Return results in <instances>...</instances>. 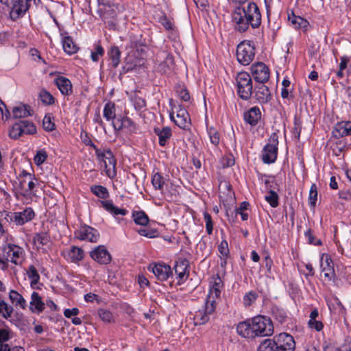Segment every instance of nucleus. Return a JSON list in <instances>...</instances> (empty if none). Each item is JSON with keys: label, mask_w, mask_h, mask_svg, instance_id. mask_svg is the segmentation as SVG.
I'll return each instance as SVG.
<instances>
[{"label": "nucleus", "mask_w": 351, "mask_h": 351, "mask_svg": "<svg viewBox=\"0 0 351 351\" xmlns=\"http://www.w3.org/2000/svg\"><path fill=\"white\" fill-rule=\"evenodd\" d=\"M237 331L240 336L245 338L271 336L274 333V326L270 318L258 315L240 322L237 325Z\"/></svg>", "instance_id": "1"}, {"label": "nucleus", "mask_w": 351, "mask_h": 351, "mask_svg": "<svg viewBox=\"0 0 351 351\" xmlns=\"http://www.w3.org/2000/svg\"><path fill=\"white\" fill-rule=\"evenodd\" d=\"M234 29L239 32H245L249 25L252 28L259 27L261 23V14L257 5L250 2L247 5L237 7L232 14Z\"/></svg>", "instance_id": "2"}, {"label": "nucleus", "mask_w": 351, "mask_h": 351, "mask_svg": "<svg viewBox=\"0 0 351 351\" xmlns=\"http://www.w3.org/2000/svg\"><path fill=\"white\" fill-rule=\"evenodd\" d=\"M237 93L243 100H248L253 93V84L251 76L246 72H240L235 79Z\"/></svg>", "instance_id": "3"}, {"label": "nucleus", "mask_w": 351, "mask_h": 351, "mask_svg": "<svg viewBox=\"0 0 351 351\" xmlns=\"http://www.w3.org/2000/svg\"><path fill=\"white\" fill-rule=\"evenodd\" d=\"M93 147L96 151V155L98 159L104 163V169L107 176L110 178H114L116 176V159L110 149L100 150Z\"/></svg>", "instance_id": "4"}, {"label": "nucleus", "mask_w": 351, "mask_h": 351, "mask_svg": "<svg viewBox=\"0 0 351 351\" xmlns=\"http://www.w3.org/2000/svg\"><path fill=\"white\" fill-rule=\"evenodd\" d=\"M255 49L249 41H243L237 49V60L243 65H249L254 60Z\"/></svg>", "instance_id": "5"}, {"label": "nucleus", "mask_w": 351, "mask_h": 351, "mask_svg": "<svg viewBox=\"0 0 351 351\" xmlns=\"http://www.w3.org/2000/svg\"><path fill=\"white\" fill-rule=\"evenodd\" d=\"M278 141L277 136L274 133L269 138V143L263 149L262 159L265 163L270 164L275 162L277 158Z\"/></svg>", "instance_id": "6"}, {"label": "nucleus", "mask_w": 351, "mask_h": 351, "mask_svg": "<svg viewBox=\"0 0 351 351\" xmlns=\"http://www.w3.org/2000/svg\"><path fill=\"white\" fill-rule=\"evenodd\" d=\"M4 252L7 263L9 261L14 265L22 263L24 256V250L22 247L14 244H8L4 248Z\"/></svg>", "instance_id": "7"}, {"label": "nucleus", "mask_w": 351, "mask_h": 351, "mask_svg": "<svg viewBox=\"0 0 351 351\" xmlns=\"http://www.w3.org/2000/svg\"><path fill=\"white\" fill-rule=\"evenodd\" d=\"M280 351H293L295 343L293 337L287 333H280L273 339Z\"/></svg>", "instance_id": "8"}, {"label": "nucleus", "mask_w": 351, "mask_h": 351, "mask_svg": "<svg viewBox=\"0 0 351 351\" xmlns=\"http://www.w3.org/2000/svg\"><path fill=\"white\" fill-rule=\"evenodd\" d=\"M254 79L259 83H265L269 79V70L263 62L254 64L251 67Z\"/></svg>", "instance_id": "9"}, {"label": "nucleus", "mask_w": 351, "mask_h": 351, "mask_svg": "<svg viewBox=\"0 0 351 351\" xmlns=\"http://www.w3.org/2000/svg\"><path fill=\"white\" fill-rule=\"evenodd\" d=\"M1 3L11 7L10 15L13 20H16L22 16L27 11V6L23 5V0H7L2 1Z\"/></svg>", "instance_id": "10"}, {"label": "nucleus", "mask_w": 351, "mask_h": 351, "mask_svg": "<svg viewBox=\"0 0 351 351\" xmlns=\"http://www.w3.org/2000/svg\"><path fill=\"white\" fill-rule=\"evenodd\" d=\"M75 234L77 239L92 243L97 242L99 237L97 230L88 226L81 227Z\"/></svg>", "instance_id": "11"}, {"label": "nucleus", "mask_w": 351, "mask_h": 351, "mask_svg": "<svg viewBox=\"0 0 351 351\" xmlns=\"http://www.w3.org/2000/svg\"><path fill=\"white\" fill-rule=\"evenodd\" d=\"M149 269L153 272L158 280L161 281L167 280L173 274L170 266L165 264L150 265Z\"/></svg>", "instance_id": "12"}, {"label": "nucleus", "mask_w": 351, "mask_h": 351, "mask_svg": "<svg viewBox=\"0 0 351 351\" xmlns=\"http://www.w3.org/2000/svg\"><path fill=\"white\" fill-rule=\"evenodd\" d=\"M90 255L94 261L99 264L107 265L110 263L112 259L111 255L103 245L96 247L90 253Z\"/></svg>", "instance_id": "13"}, {"label": "nucleus", "mask_w": 351, "mask_h": 351, "mask_svg": "<svg viewBox=\"0 0 351 351\" xmlns=\"http://www.w3.org/2000/svg\"><path fill=\"white\" fill-rule=\"evenodd\" d=\"M171 119L180 128L186 129L190 125L189 114L187 111L184 108H180L177 111L176 117H174L173 113L170 114Z\"/></svg>", "instance_id": "14"}, {"label": "nucleus", "mask_w": 351, "mask_h": 351, "mask_svg": "<svg viewBox=\"0 0 351 351\" xmlns=\"http://www.w3.org/2000/svg\"><path fill=\"white\" fill-rule=\"evenodd\" d=\"M332 135L337 138L351 135V121L337 123L332 130Z\"/></svg>", "instance_id": "15"}, {"label": "nucleus", "mask_w": 351, "mask_h": 351, "mask_svg": "<svg viewBox=\"0 0 351 351\" xmlns=\"http://www.w3.org/2000/svg\"><path fill=\"white\" fill-rule=\"evenodd\" d=\"M54 83L62 95H70L72 94V84L68 78L58 76L55 78Z\"/></svg>", "instance_id": "16"}, {"label": "nucleus", "mask_w": 351, "mask_h": 351, "mask_svg": "<svg viewBox=\"0 0 351 351\" xmlns=\"http://www.w3.org/2000/svg\"><path fill=\"white\" fill-rule=\"evenodd\" d=\"M255 97L258 102L261 104L267 103L271 98L270 91L264 83H260L255 86Z\"/></svg>", "instance_id": "17"}, {"label": "nucleus", "mask_w": 351, "mask_h": 351, "mask_svg": "<svg viewBox=\"0 0 351 351\" xmlns=\"http://www.w3.org/2000/svg\"><path fill=\"white\" fill-rule=\"evenodd\" d=\"M14 223L17 226H21L32 220L35 213L32 208H27L22 212L14 213Z\"/></svg>", "instance_id": "18"}, {"label": "nucleus", "mask_w": 351, "mask_h": 351, "mask_svg": "<svg viewBox=\"0 0 351 351\" xmlns=\"http://www.w3.org/2000/svg\"><path fill=\"white\" fill-rule=\"evenodd\" d=\"M324 258L325 263L324 264L322 263L321 265L322 267V272L324 273V276L330 280L335 277V275L333 263L328 255H323L322 261H324Z\"/></svg>", "instance_id": "19"}, {"label": "nucleus", "mask_w": 351, "mask_h": 351, "mask_svg": "<svg viewBox=\"0 0 351 351\" xmlns=\"http://www.w3.org/2000/svg\"><path fill=\"white\" fill-rule=\"evenodd\" d=\"M261 113L258 107H253L244 114V119L251 125H255L261 119Z\"/></svg>", "instance_id": "20"}, {"label": "nucleus", "mask_w": 351, "mask_h": 351, "mask_svg": "<svg viewBox=\"0 0 351 351\" xmlns=\"http://www.w3.org/2000/svg\"><path fill=\"white\" fill-rule=\"evenodd\" d=\"M154 131L155 134L158 136L159 144L160 146H165L172 135L171 130L169 127H165L162 129L159 128H155Z\"/></svg>", "instance_id": "21"}, {"label": "nucleus", "mask_w": 351, "mask_h": 351, "mask_svg": "<svg viewBox=\"0 0 351 351\" xmlns=\"http://www.w3.org/2000/svg\"><path fill=\"white\" fill-rule=\"evenodd\" d=\"M45 308V303L43 302L41 297L37 292L32 293L30 309L32 312L40 313Z\"/></svg>", "instance_id": "22"}, {"label": "nucleus", "mask_w": 351, "mask_h": 351, "mask_svg": "<svg viewBox=\"0 0 351 351\" xmlns=\"http://www.w3.org/2000/svg\"><path fill=\"white\" fill-rule=\"evenodd\" d=\"M101 204L102 206L110 213L116 215H125L128 213V210L124 208H120L115 206L112 202L110 200L101 201Z\"/></svg>", "instance_id": "23"}, {"label": "nucleus", "mask_w": 351, "mask_h": 351, "mask_svg": "<svg viewBox=\"0 0 351 351\" xmlns=\"http://www.w3.org/2000/svg\"><path fill=\"white\" fill-rule=\"evenodd\" d=\"M189 262L186 259H182L176 262L174 265L175 273L178 275L179 280H182L187 276Z\"/></svg>", "instance_id": "24"}, {"label": "nucleus", "mask_w": 351, "mask_h": 351, "mask_svg": "<svg viewBox=\"0 0 351 351\" xmlns=\"http://www.w3.org/2000/svg\"><path fill=\"white\" fill-rule=\"evenodd\" d=\"M29 106L20 105L12 109V116L14 119L24 118L32 115Z\"/></svg>", "instance_id": "25"}, {"label": "nucleus", "mask_w": 351, "mask_h": 351, "mask_svg": "<svg viewBox=\"0 0 351 351\" xmlns=\"http://www.w3.org/2000/svg\"><path fill=\"white\" fill-rule=\"evenodd\" d=\"M64 51L68 54H73L77 52V47L70 36H65L62 39Z\"/></svg>", "instance_id": "26"}, {"label": "nucleus", "mask_w": 351, "mask_h": 351, "mask_svg": "<svg viewBox=\"0 0 351 351\" xmlns=\"http://www.w3.org/2000/svg\"><path fill=\"white\" fill-rule=\"evenodd\" d=\"M288 19L296 29L305 27L308 24L306 20L299 16L295 15L293 12H291V14H288Z\"/></svg>", "instance_id": "27"}, {"label": "nucleus", "mask_w": 351, "mask_h": 351, "mask_svg": "<svg viewBox=\"0 0 351 351\" xmlns=\"http://www.w3.org/2000/svg\"><path fill=\"white\" fill-rule=\"evenodd\" d=\"M173 58L172 56L167 55L165 60L159 64V70L164 73H168L173 69Z\"/></svg>", "instance_id": "28"}, {"label": "nucleus", "mask_w": 351, "mask_h": 351, "mask_svg": "<svg viewBox=\"0 0 351 351\" xmlns=\"http://www.w3.org/2000/svg\"><path fill=\"white\" fill-rule=\"evenodd\" d=\"M132 217L134 218V222L136 224L141 226H146L149 222V217L143 211H134L132 213Z\"/></svg>", "instance_id": "29"}, {"label": "nucleus", "mask_w": 351, "mask_h": 351, "mask_svg": "<svg viewBox=\"0 0 351 351\" xmlns=\"http://www.w3.org/2000/svg\"><path fill=\"white\" fill-rule=\"evenodd\" d=\"M23 134L24 130L23 129L22 124H21V121L15 123L9 131V136L13 139H17Z\"/></svg>", "instance_id": "30"}, {"label": "nucleus", "mask_w": 351, "mask_h": 351, "mask_svg": "<svg viewBox=\"0 0 351 351\" xmlns=\"http://www.w3.org/2000/svg\"><path fill=\"white\" fill-rule=\"evenodd\" d=\"M14 308L4 300L0 301V315L6 319L11 318Z\"/></svg>", "instance_id": "31"}, {"label": "nucleus", "mask_w": 351, "mask_h": 351, "mask_svg": "<svg viewBox=\"0 0 351 351\" xmlns=\"http://www.w3.org/2000/svg\"><path fill=\"white\" fill-rule=\"evenodd\" d=\"M104 117L106 120L110 121L114 119L116 117L115 114V105L112 102H108L104 109Z\"/></svg>", "instance_id": "32"}, {"label": "nucleus", "mask_w": 351, "mask_h": 351, "mask_svg": "<svg viewBox=\"0 0 351 351\" xmlns=\"http://www.w3.org/2000/svg\"><path fill=\"white\" fill-rule=\"evenodd\" d=\"M258 351H280L276 343L273 339H267L264 340L258 348Z\"/></svg>", "instance_id": "33"}, {"label": "nucleus", "mask_w": 351, "mask_h": 351, "mask_svg": "<svg viewBox=\"0 0 351 351\" xmlns=\"http://www.w3.org/2000/svg\"><path fill=\"white\" fill-rule=\"evenodd\" d=\"M9 298L12 303H15L16 305H19L23 308H25V300L17 291L14 290L10 291Z\"/></svg>", "instance_id": "34"}, {"label": "nucleus", "mask_w": 351, "mask_h": 351, "mask_svg": "<svg viewBox=\"0 0 351 351\" xmlns=\"http://www.w3.org/2000/svg\"><path fill=\"white\" fill-rule=\"evenodd\" d=\"M27 274L28 278L32 280L31 287L34 289L40 279V276L36 267L34 265H30L27 271Z\"/></svg>", "instance_id": "35"}, {"label": "nucleus", "mask_w": 351, "mask_h": 351, "mask_svg": "<svg viewBox=\"0 0 351 351\" xmlns=\"http://www.w3.org/2000/svg\"><path fill=\"white\" fill-rule=\"evenodd\" d=\"M218 297L208 294L207 299L205 303L206 314H212L216 308V300L219 299Z\"/></svg>", "instance_id": "36"}, {"label": "nucleus", "mask_w": 351, "mask_h": 351, "mask_svg": "<svg viewBox=\"0 0 351 351\" xmlns=\"http://www.w3.org/2000/svg\"><path fill=\"white\" fill-rule=\"evenodd\" d=\"M91 191L96 196L101 199H106L109 196L108 189L101 185H95L91 187Z\"/></svg>", "instance_id": "37"}, {"label": "nucleus", "mask_w": 351, "mask_h": 351, "mask_svg": "<svg viewBox=\"0 0 351 351\" xmlns=\"http://www.w3.org/2000/svg\"><path fill=\"white\" fill-rule=\"evenodd\" d=\"M113 67L116 68L120 62L121 51L117 47H112L109 53Z\"/></svg>", "instance_id": "38"}, {"label": "nucleus", "mask_w": 351, "mask_h": 351, "mask_svg": "<svg viewBox=\"0 0 351 351\" xmlns=\"http://www.w3.org/2000/svg\"><path fill=\"white\" fill-rule=\"evenodd\" d=\"M69 256L72 261H80L84 257V252L81 248L73 246L69 252Z\"/></svg>", "instance_id": "39"}, {"label": "nucleus", "mask_w": 351, "mask_h": 351, "mask_svg": "<svg viewBox=\"0 0 351 351\" xmlns=\"http://www.w3.org/2000/svg\"><path fill=\"white\" fill-rule=\"evenodd\" d=\"M41 101L45 105H51L54 103V97L46 90H42L39 93Z\"/></svg>", "instance_id": "40"}, {"label": "nucleus", "mask_w": 351, "mask_h": 351, "mask_svg": "<svg viewBox=\"0 0 351 351\" xmlns=\"http://www.w3.org/2000/svg\"><path fill=\"white\" fill-rule=\"evenodd\" d=\"M21 124H22L23 129L24 130V134H34L36 132V128L32 122L22 120L21 121Z\"/></svg>", "instance_id": "41"}, {"label": "nucleus", "mask_w": 351, "mask_h": 351, "mask_svg": "<svg viewBox=\"0 0 351 351\" xmlns=\"http://www.w3.org/2000/svg\"><path fill=\"white\" fill-rule=\"evenodd\" d=\"M34 241L41 245H47L49 242V236L46 232L38 233L34 236Z\"/></svg>", "instance_id": "42"}, {"label": "nucleus", "mask_w": 351, "mask_h": 351, "mask_svg": "<svg viewBox=\"0 0 351 351\" xmlns=\"http://www.w3.org/2000/svg\"><path fill=\"white\" fill-rule=\"evenodd\" d=\"M265 200L273 208H276L278 206V195L272 190H270L268 195L265 196Z\"/></svg>", "instance_id": "43"}, {"label": "nucleus", "mask_w": 351, "mask_h": 351, "mask_svg": "<svg viewBox=\"0 0 351 351\" xmlns=\"http://www.w3.org/2000/svg\"><path fill=\"white\" fill-rule=\"evenodd\" d=\"M152 182L156 189L162 190L165 184V179L160 173H156L153 176Z\"/></svg>", "instance_id": "44"}, {"label": "nucleus", "mask_w": 351, "mask_h": 351, "mask_svg": "<svg viewBox=\"0 0 351 351\" xmlns=\"http://www.w3.org/2000/svg\"><path fill=\"white\" fill-rule=\"evenodd\" d=\"M248 206H249V203H247L246 202H243L242 203H241L239 207L235 209L236 215H240L241 217V219L243 221L247 220L248 214L245 213L244 211L247 209Z\"/></svg>", "instance_id": "45"}, {"label": "nucleus", "mask_w": 351, "mask_h": 351, "mask_svg": "<svg viewBox=\"0 0 351 351\" xmlns=\"http://www.w3.org/2000/svg\"><path fill=\"white\" fill-rule=\"evenodd\" d=\"M208 315L206 314V310L204 309V312H202L201 311L196 313L194 319H195V325H201L204 324V323L207 322L208 320Z\"/></svg>", "instance_id": "46"}, {"label": "nucleus", "mask_w": 351, "mask_h": 351, "mask_svg": "<svg viewBox=\"0 0 351 351\" xmlns=\"http://www.w3.org/2000/svg\"><path fill=\"white\" fill-rule=\"evenodd\" d=\"M98 315L102 321L107 323H110L113 319L112 313L110 311L106 309H99Z\"/></svg>", "instance_id": "47"}, {"label": "nucleus", "mask_w": 351, "mask_h": 351, "mask_svg": "<svg viewBox=\"0 0 351 351\" xmlns=\"http://www.w3.org/2000/svg\"><path fill=\"white\" fill-rule=\"evenodd\" d=\"M47 158V154L45 149H40L36 152L34 158V161L36 165H42Z\"/></svg>", "instance_id": "48"}, {"label": "nucleus", "mask_w": 351, "mask_h": 351, "mask_svg": "<svg viewBox=\"0 0 351 351\" xmlns=\"http://www.w3.org/2000/svg\"><path fill=\"white\" fill-rule=\"evenodd\" d=\"M43 127L44 130L48 132L53 131L55 129V124L52 121V117L50 114L45 116L43 120Z\"/></svg>", "instance_id": "49"}, {"label": "nucleus", "mask_w": 351, "mask_h": 351, "mask_svg": "<svg viewBox=\"0 0 351 351\" xmlns=\"http://www.w3.org/2000/svg\"><path fill=\"white\" fill-rule=\"evenodd\" d=\"M14 213H10L6 210L0 212V221L2 223L14 222Z\"/></svg>", "instance_id": "50"}, {"label": "nucleus", "mask_w": 351, "mask_h": 351, "mask_svg": "<svg viewBox=\"0 0 351 351\" xmlns=\"http://www.w3.org/2000/svg\"><path fill=\"white\" fill-rule=\"evenodd\" d=\"M317 198V188L315 184H313L309 191V203L312 206H315Z\"/></svg>", "instance_id": "51"}, {"label": "nucleus", "mask_w": 351, "mask_h": 351, "mask_svg": "<svg viewBox=\"0 0 351 351\" xmlns=\"http://www.w3.org/2000/svg\"><path fill=\"white\" fill-rule=\"evenodd\" d=\"M257 295L256 293L250 291L246 293L243 298V302L245 306H250L256 299Z\"/></svg>", "instance_id": "52"}, {"label": "nucleus", "mask_w": 351, "mask_h": 351, "mask_svg": "<svg viewBox=\"0 0 351 351\" xmlns=\"http://www.w3.org/2000/svg\"><path fill=\"white\" fill-rule=\"evenodd\" d=\"M204 219L206 221V232L208 234H211L213 230V224L210 215L208 214V213H205Z\"/></svg>", "instance_id": "53"}, {"label": "nucleus", "mask_w": 351, "mask_h": 351, "mask_svg": "<svg viewBox=\"0 0 351 351\" xmlns=\"http://www.w3.org/2000/svg\"><path fill=\"white\" fill-rule=\"evenodd\" d=\"M104 50L100 45H97L95 47V51L91 53V59L94 62H97L99 60V56L104 55Z\"/></svg>", "instance_id": "54"}, {"label": "nucleus", "mask_w": 351, "mask_h": 351, "mask_svg": "<svg viewBox=\"0 0 351 351\" xmlns=\"http://www.w3.org/2000/svg\"><path fill=\"white\" fill-rule=\"evenodd\" d=\"M221 285L220 282H215L213 287L210 288L208 293L209 295H213L214 297H220Z\"/></svg>", "instance_id": "55"}, {"label": "nucleus", "mask_w": 351, "mask_h": 351, "mask_svg": "<svg viewBox=\"0 0 351 351\" xmlns=\"http://www.w3.org/2000/svg\"><path fill=\"white\" fill-rule=\"evenodd\" d=\"M218 250L223 257H227L229 254L228 242L225 240L222 241L219 245Z\"/></svg>", "instance_id": "56"}, {"label": "nucleus", "mask_w": 351, "mask_h": 351, "mask_svg": "<svg viewBox=\"0 0 351 351\" xmlns=\"http://www.w3.org/2000/svg\"><path fill=\"white\" fill-rule=\"evenodd\" d=\"M128 119H112V125L116 130H120L123 127L125 123L128 122Z\"/></svg>", "instance_id": "57"}, {"label": "nucleus", "mask_w": 351, "mask_h": 351, "mask_svg": "<svg viewBox=\"0 0 351 351\" xmlns=\"http://www.w3.org/2000/svg\"><path fill=\"white\" fill-rule=\"evenodd\" d=\"M177 92L179 95V97L181 99H182L184 101H188L190 99V95L189 91L184 87H180Z\"/></svg>", "instance_id": "58"}, {"label": "nucleus", "mask_w": 351, "mask_h": 351, "mask_svg": "<svg viewBox=\"0 0 351 351\" xmlns=\"http://www.w3.org/2000/svg\"><path fill=\"white\" fill-rule=\"evenodd\" d=\"M210 141L213 144L217 145L219 143V135L217 131L210 129L209 131Z\"/></svg>", "instance_id": "59"}, {"label": "nucleus", "mask_w": 351, "mask_h": 351, "mask_svg": "<svg viewBox=\"0 0 351 351\" xmlns=\"http://www.w3.org/2000/svg\"><path fill=\"white\" fill-rule=\"evenodd\" d=\"M305 236L308 238V243L314 245H322L320 240H316L315 237L313 235L311 230H308L305 232Z\"/></svg>", "instance_id": "60"}, {"label": "nucleus", "mask_w": 351, "mask_h": 351, "mask_svg": "<svg viewBox=\"0 0 351 351\" xmlns=\"http://www.w3.org/2000/svg\"><path fill=\"white\" fill-rule=\"evenodd\" d=\"M308 324L311 328H314L317 331L322 330L324 327L322 322L317 320L308 321Z\"/></svg>", "instance_id": "61"}, {"label": "nucleus", "mask_w": 351, "mask_h": 351, "mask_svg": "<svg viewBox=\"0 0 351 351\" xmlns=\"http://www.w3.org/2000/svg\"><path fill=\"white\" fill-rule=\"evenodd\" d=\"M161 23L165 27V28L167 30H171L173 28V25L171 21L167 17L163 16L161 19Z\"/></svg>", "instance_id": "62"}, {"label": "nucleus", "mask_w": 351, "mask_h": 351, "mask_svg": "<svg viewBox=\"0 0 351 351\" xmlns=\"http://www.w3.org/2000/svg\"><path fill=\"white\" fill-rule=\"evenodd\" d=\"M79 312L80 311L77 308H73L72 309L66 308L64 311V315L67 318H70L71 316L78 315Z\"/></svg>", "instance_id": "63"}, {"label": "nucleus", "mask_w": 351, "mask_h": 351, "mask_svg": "<svg viewBox=\"0 0 351 351\" xmlns=\"http://www.w3.org/2000/svg\"><path fill=\"white\" fill-rule=\"evenodd\" d=\"M10 339L9 332L6 329H0V343L7 341Z\"/></svg>", "instance_id": "64"}]
</instances>
